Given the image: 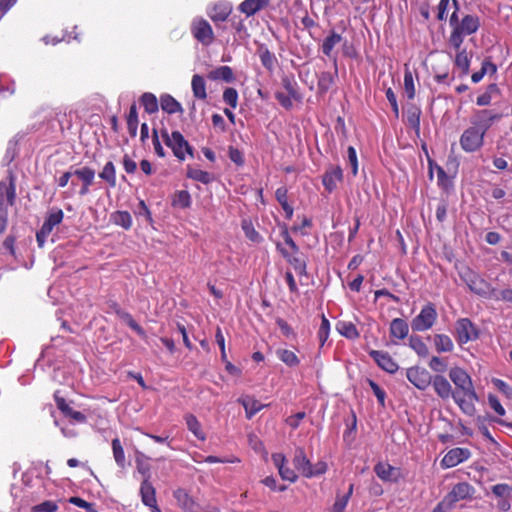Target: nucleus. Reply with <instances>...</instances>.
I'll return each mask as SVG.
<instances>
[{
  "instance_id": "nucleus-1",
  "label": "nucleus",
  "mask_w": 512,
  "mask_h": 512,
  "mask_svg": "<svg viewBox=\"0 0 512 512\" xmlns=\"http://www.w3.org/2000/svg\"><path fill=\"white\" fill-rule=\"evenodd\" d=\"M454 11L450 15L449 25L451 32L448 44L455 50H459L465 37L478 32L481 27V19L477 14H463L460 11L458 0H452Z\"/></svg>"
},
{
  "instance_id": "nucleus-2",
  "label": "nucleus",
  "mask_w": 512,
  "mask_h": 512,
  "mask_svg": "<svg viewBox=\"0 0 512 512\" xmlns=\"http://www.w3.org/2000/svg\"><path fill=\"white\" fill-rule=\"evenodd\" d=\"M475 488L468 482H459L453 486L451 491L438 503L435 512H447L461 500L471 499Z\"/></svg>"
},
{
  "instance_id": "nucleus-3",
  "label": "nucleus",
  "mask_w": 512,
  "mask_h": 512,
  "mask_svg": "<svg viewBox=\"0 0 512 512\" xmlns=\"http://www.w3.org/2000/svg\"><path fill=\"white\" fill-rule=\"evenodd\" d=\"M161 137L179 161H184L187 155L193 157V147L179 131L169 133L167 129H162Z\"/></svg>"
},
{
  "instance_id": "nucleus-4",
  "label": "nucleus",
  "mask_w": 512,
  "mask_h": 512,
  "mask_svg": "<svg viewBox=\"0 0 512 512\" xmlns=\"http://www.w3.org/2000/svg\"><path fill=\"white\" fill-rule=\"evenodd\" d=\"M460 277L471 292L490 299L494 288L479 274L467 268L460 273Z\"/></svg>"
},
{
  "instance_id": "nucleus-5",
  "label": "nucleus",
  "mask_w": 512,
  "mask_h": 512,
  "mask_svg": "<svg viewBox=\"0 0 512 512\" xmlns=\"http://www.w3.org/2000/svg\"><path fill=\"white\" fill-rule=\"evenodd\" d=\"M449 378L469 400H478L472 379L464 369L460 367L451 368L449 371Z\"/></svg>"
},
{
  "instance_id": "nucleus-6",
  "label": "nucleus",
  "mask_w": 512,
  "mask_h": 512,
  "mask_svg": "<svg viewBox=\"0 0 512 512\" xmlns=\"http://www.w3.org/2000/svg\"><path fill=\"white\" fill-rule=\"evenodd\" d=\"M437 311L432 303L426 304L420 313L413 318L411 328L413 331L423 332L430 329L437 320Z\"/></svg>"
},
{
  "instance_id": "nucleus-7",
  "label": "nucleus",
  "mask_w": 512,
  "mask_h": 512,
  "mask_svg": "<svg viewBox=\"0 0 512 512\" xmlns=\"http://www.w3.org/2000/svg\"><path fill=\"white\" fill-rule=\"evenodd\" d=\"M484 136L485 133L482 130L471 126L462 133L459 140L460 146L467 153L475 152L483 146Z\"/></svg>"
},
{
  "instance_id": "nucleus-8",
  "label": "nucleus",
  "mask_w": 512,
  "mask_h": 512,
  "mask_svg": "<svg viewBox=\"0 0 512 512\" xmlns=\"http://www.w3.org/2000/svg\"><path fill=\"white\" fill-rule=\"evenodd\" d=\"M63 217L64 213L61 209H52L49 212L42 227L36 233V241L40 248L44 246L46 239L52 232L53 228L62 222Z\"/></svg>"
},
{
  "instance_id": "nucleus-9",
  "label": "nucleus",
  "mask_w": 512,
  "mask_h": 512,
  "mask_svg": "<svg viewBox=\"0 0 512 512\" xmlns=\"http://www.w3.org/2000/svg\"><path fill=\"white\" fill-rule=\"evenodd\" d=\"M191 34L204 46H209L214 41V32L207 20L195 18L191 23Z\"/></svg>"
},
{
  "instance_id": "nucleus-10",
  "label": "nucleus",
  "mask_w": 512,
  "mask_h": 512,
  "mask_svg": "<svg viewBox=\"0 0 512 512\" xmlns=\"http://www.w3.org/2000/svg\"><path fill=\"white\" fill-rule=\"evenodd\" d=\"M406 377L417 389L424 391L432 383V375L425 368L412 366L406 369Z\"/></svg>"
},
{
  "instance_id": "nucleus-11",
  "label": "nucleus",
  "mask_w": 512,
  "mask_h": 512,
  "mask_svg": "<svg viewBox=\"0 0 512 512\" xmlns=\"http://www.w3.org/2000/svg\"><path fill=\"white\" fill-rule=\"evenodd\" d=\"M457 340L461 344L475 340L478 337L477 330L468 318H461L455 325Z\"/></svg>"
},
{
  "instance_id": "nucleus-12",
  "label": "nucleus",
  "mask_w": 512,
  "mask_h": 512,
  "mask_svg": "<svg viewBox=\"0 0 512 512\" xmlns=\"http://www.w3.org/2000/svg\"><path fill=\"white\" fill-rule=\"evenodd\" d=\"M369 356L376 362V364L389 374H394L398 371L399 366L388 352L379 350H370Z\"/></svg>"
},
{
  "instance_id": "nucleus-13",
  "label": "nucleus",
  "mask_w": 512,
  "mask_h": 512,
  "mask_svg": "<svg viewBox=\"0 0 512 512\" xmlns=\"http://www.w3.org/2000/svg\"><path fill=\"white\" fill-rule=\"evenodd\" d=\"M471 453L466 448H453L449 450L441 460L443 468H452L464 462L470 457Z\"/></svg>"
},
{
  "instance_id": "nucleus-14",
  "label": "nucleus",
  "mask_w": 512,
  "mask_h": 512,
  "mask_svg": "<svg viewBox=\"0 0 512 512\" xmlns=\"http://www.w3.org/2000/svg\"><path fill=\"white\" fill-rule=\"evenodd\" d=\"M499 118V114H496L491 110L483 109L475 112L471 123L475 128L482 130L483 133L486 134L492 123Z\"/></svg>"
},
{
  "instance_id": "nucleus-15",
  "label": "nucleus",
  "mask_w": 512,
  "mask_h": 512,
  "mask_svg": "<svg viewBox=\"0 0 512 512\" xmlns=\"http://www.w3.org/2000/svg\"><path fill=\"white\" fill-rule=\"evenodd\" d=\"M140 495L142 503L154 512H161L157 506L156 491L150 481L143 479L140 486Z\"/></svg>"
},
{
  "instance_id": "nucleus-16",
  "label": "nucleus",
  "mask_w": 512,
  "mask_h": 512,
  "mask_svg": "<svg viewBox=\"0 0 512 512\" xmlns=\"http://www.w3.org/2000/svg\"><path fill=\"white\" fill-rule=\"evenodd\" d=\"M173 496L177 505L184 512H200L199 504L187 493L185 489L179 488L175 490Z\"/></svg>"
},
{
  "instance_id": "nucleus-17",
  "label": "nucleus",
  "mask_w": 512,
  "mask_h": 512,
  "mask_svg": "<svg viewBox=\"0 0 512 512\" xmlns=\"http://www.w3.org/2000/svg\"><path fill=\"white\" fill-rule=\"evenodd\" d=\"M343 180V170L340 166H330L323 175L322 183L328 192L336 189L337 183Z\"/></svg>"
},
{
  "instance_id": "nucleus-18",
  "label": "nucleus",
  "mask_w": 512,
  "mask_h": 512,
  "mask_svg": "<svg viewBox=\"0 0 512 512\" xmlns=\"http://www.w3.org/2000/svg\"><path fill=\"white\" fill-rule=\"evenodd\" d=\"M55 401L57 408L70 419L71 423H85L87 421V417L80 411L74 410L70 405L65 401L64 398H60L55 396Z\"/></svg>"
},
{
  "instance_id": "nucleus-19",
  "label": "nucleus",
  "mask_w": 512,
  "mask_h": 512,
  "mask_svg": "<svg viewBox=\"0 0 512 512\" xmlns=\"http://www.w3.org/2000/svg\"><path fill=\"white\" fill-rule=\"evenodd\" d=\"M16 198L15 186L12 182H0V211H8Z\"/></svg>"
},
{
  "instance_id": "nucleus-20",
  "label": "nucleus",
  "mask_w": 512,
  "mask_h": 512,
  "mask_svg": "<svg viewBox=\"0 0 512 512\" xmlns=\"http://www.w3.org/2000/svg\"><path fill=\"white\" fill-rule=\"evenodd\" d=\"M432 386L434 388L435 393L441 399H448L450 397L453 398V395H457V393H453L452 386L450 382L442 375H436L432 377Z\"/></svg>"
},
{
  "instance_id": "nucleus-21",
  "label": "nucleus",
  "mask_w": 512,
  "mask_h": 512,
  "mask_svg": "<svg viewBox=\"0 0 512 512\" xmlns=\"http://www.w3.org/2000/svg\"><path fill=\"white\" fill-rule=\"evenodd\" d=\"M293 463H294L295 468L303 476H305L307 478L313 477L312 464H311L310 460L306 457V454H305L303 448L296 449Z\"/></svg>"
},
{
  "instance_id": "nucleus-22",
  "label": "nucleus",
  "mask_w": 512,
  "mask_h": 512,
  "mask_svg": "<svg viewBox=\"0 0 512 512\" xmlns=\"http://www.w3.org/2000/svg\"><path fill=\"white\" fill-rule=\"evenodd\" d=\"M232 11V6L228 2H218L208 11V15L215 23L224 22Z\"/></svg>"
},
{
  "instance_id": "nucleus-23",
  "label": "nucleus",
  "mask_w": 512,
  "mask_h": 512,
  "mask_svg": "<svg viewBox=\"0 0 512 512\" xmlns=\"http://www.w3.org/2000/svg\"><path fill=\"white\" fill-rule=\"evenodd\" d=\"M374 471L383 481L396 482L399 478V470L388 463L380 462L376 464Z\"/></svg>"
},
{
  "instance_id": "nucleus-24",
  "label": "nucleus",
  "mask_w": 512,
  "mask_h": 512,
  "mask_svg": "<svg viewBox=\"0 0 512 512\" xmlns=\"http://www.w3.org/2000/svg\"><path fill=\"white\" fill-rule=\"evenodd\" d=\"M409 333V325L402 318H395L390 323V334L397 339H404Z\"/></svg>"
},
{
  "instance_id": "nucleus-25",
  "label": "nucleus",
  "mask_w": 512,
  "mask_h": 512,
  "mask_svg": "<svg viewBox=\"0 0 512 512\" xmlns=\"http://www.w3.org/2000/svg\"><path fill=\"white\" fill-rule=\"evenodd\" d=\"M420 116V108L414 105L410 106L405 113L407 125L411 127L417 135L420 133Z\"/></svg>"
},
{
  "instance_id": "nucleus-26",
  "label": "nucleus",
  "mask_w": 512,
  "mask_h": 512,
  "mask_svg": "<svg viewBox=\"0 0 512 512\" xmlns=\"http://www.w3.org/2000/svg\"><path fill=\"white\" fill-rule=\"evenodd\" d=\"M208 78L210 80H223L226 83H231L234 81V73L231 67L220 66L211 70L208 73Z\"/></svg>"
},
{
  "instance_id": "nucleus-27",
  "label": "nucleus",
  "mask_w": 512,
  "mask_h": 512,
  "mask_svg": "<svg viewBox=\"0 0 512 512\" xmlns=\"http://www.w3.org/2000/svg\"><path fill=\"white\" fill-rule=\"evenodd\" d=\"M454 59V65L461 70L463 74H468L471 62V56L465 48H459Z\"/></svg>"
},
{
  "instance_id": "nucleus-28",
  "label": "nucleus",
  "mask_w": 512,
  "mask_h": 512,
  "mask_svg": "<svg viewBox=\"0 0 512 512\" xmlns=\"http://www.w3.org/2000/svg\"><path fill=\"white\" fill-rule=\"evenodd\" d=\"M239 402L243 405L246 417L251 419L256 413H258L261 409H263L266 405L262 404L255 398L246 397L243 399H239Z\"/></svg>"
},
{
  "instance_id": "nucleus-29",
  "label": "nucleus",
  "mask_w": 512,
  "mask_h": 512,
  "mask_svg": "<svg viewBox=\"0 0 512 512\" xmlns=\"http://www.w3.org/2000/svg\"><path fill=\"white\" fill-rule=\"evenodd\" d=\"M191 88L195 98L205 100L207 98L206 83L202 76L195 74L192 77Z\"/></svg>"
},
{
  "instance_id": "nucleus-30",
  "label": "nucleus",
  "mask_w": 512,
  "mask_h": 512,
  "mask_svg": "<svg viewBox=\"0 0 512 512\" xmlns=\"http://www.w3.org/2000/svg\"><path fill=\"white\" fill-rule=\"evenodd\" d=\"M275 198L281 205L282 209L286 214L287 219H291L293 216V207L288 203V191L285 187H279L275 191Z\"/></svg>"
},
{
  "instance_id": "nucleus-31",
  "label": "nucleus",
  "mask_w": 512,
  "mask_h": 512,
  "mask_svg": "<svg viewBox=\"0 0 512 512\" xmlns=\"http://www.w3.org/2000/svg\"><path fill=\"white\" fill-rule=\"evenodd\" d=\"M160 105L161 109L169 114L183 111L181 104L169 94L161 96Z\"/></svg>"
},
{
  "instance_id": "nucleus-32",
  "label": "nucleus",
  "mask_w": 512,
  "mask_h": 512,
  "mask_svg": "<svg viewBox=\"0 0 512 512\" xmlns=\"http://www.w3.org/2000/svg\"><path fill=\"white\" fill-rule=\"evenodd\" d=\"M342 41V36L332 31L324 40L321 46L322 52L327 57H332L333 49Z\"/></svg>"
},
{
  "instance_id": "nucleus-33",
  "label": "nucleus",
  "mask_w": 512,
  "mask_h": 512,
  "mask_svg": "<svg viewBox=\"0 0 512 512\" xmlns=\"http://www.w3.org/2000/svg\"><path fill=\"white\" fill-rule=\"evenodd\" d=\"M267 3L268 0H245L240 4L239 9L247 16H251L265 7Z\"/></svg>"
},
{
  "instance_id": "nucleus-34",
  "label": "nucleus",
  "mask_w": 512,
  "mask_h": 512,
  "mask_svg": "<svg viewBox=\"0 0 512 512\" xmlns=\"http://www.w3.org/2000/svg\"><path fill=\"white\" fill-rule=\"evenodd\" d=\"M99 177L105 182H107L109 187H116V168L112 161H109L104 165L102 171L99 173Z\"/></svg>"
},
{
  "instance_id": "nucleus-35",
  "label": "nucleus",
  "mask_w": 512,
  "mask_h": 512,
  "mask_svg": "<svg viewBox=\"0 0 512 512\" xmlns=\"http://www.w3.org/2000/svg\"><path fill=\"white\" fill-rule=\"evenodd\" d=\"M281 84L286 92L294 98V100H301V94L298 91V84L293 75L282 76Z\"/></svg>"
},
{
  "instance_id": "nucleus-36",
  "label": "nucleus",
  "mask_w": 512,
  "mask_h": 512,
  "mask_svg": "<svg viewBox=\"0 0 512 512\" xmlns=\"http://www.w3.org/2000/svg\"><path fill=\"white\" fill-rule=\"evenodd\" d=\"M258 54L262 65L270 72H272L275 68V64L277 59L275 55L269 51V49L265 46H261L258 49Z\"/></svg>"
},
{
  "instance_id": "nucleus-37",
  "label": "nucleus",
  "mask_w": 512,
  "mask_h": 512,
  "mask_svg": "<svg viewBox=\"0 0 512 512\" xmlns=\"http://www.w3.org/2000/svg\"><path fill=\"white\" fill-rule=\"evenodd\" d=\"M337 331L348 339H356L359 337V332L356 326L350 321H339L336 325Z\"/></svg>"
},
{
  "instance_id": "nucleus-38",
  "label": "nucleus",
  "mask_w": 512,
  "mask_h": 512,
  "mask_svg": "<svg viewBox=\"0 0 512 512\" xmlns=\"http://www.w3.org/2000/svg\"><path fill=\"white\" fill-rule=\"evenodd\" d=\"M409 347L419 356L426 357L429 354L428 346L424 343L422 338L418 335H411L409 337Z\"/></svg>"
},
{
  "instance_id": "nucleus-39",
  "label": "nucleus",
  "mask_w": 512,
  "mask_h": 512,
  "mask_svg": "<svg viewBox=\"0 0 512 512\" xmlns=\"http://www.w3.org/2000/svg\"><path fill=\"white\" fill-rule=\"evenodd\" d=\"M276 356L288 367H296L300 363L298 356L293 351L288 349H277Z\"/></svg>"
},
{
  "instance_id": "nucleus-40",
  "label": "nucleus",
  "mask_w": 512,
  "mask_h": 512,
  "mask_svg": "<svg viewBox=\"0 0 512 512\" xmlns=\"http://www.w3.org/2000/svg\"><path fill=\"white\" fill-rule=\"evenodd\" d=\"M73 176L81 180L82 184L92 185L95 179V171L87 166L73 170Z\"/></svg>"
},
{
  "instance_id": "nucleus-41",
  "label": "nucleus",
  "mask_w": 512,
  "mask_h": 512,
  "mask_svg": "<svg viewBox=\"0 0 512 512\" xmlns=\"http://www.w3.org/2000/svg\"><path fill=\"white\" fill-rule=\"evenodd\" d=\"M434 344L438 352H451L454 348L451 338L445 334H436Z\"/></svg>"
},
{
  "instance_id": "nucleus-42",
  "label": "nucleus",
  "mask_w": 512,
  "mask_h": 512,
  "mask_svg": "<svg viewBox=\"0 0 512 512\" xmlns=\"http://www.w3.org/2000/svg\"><path fill=\"white\" fill-rule=\"evenodd\" d=\"M186 425L189 431H191L196 438L199 440H205V434L201 430V424L198 419L192 415L188 414L185 416Z\"/></svg>"
},
{
  "instance_id": "nucleus-43",
  "label": "nucleus",
  "mask_w": 512,
  "mask_h": 512,
  "mask_svg": "<svg viewBox=\"0 0 512 512\" xmlns=\"http://www.w3.org/2000/svg\"><path fill=\"white\" fill-rule=\"evenodd\" d=\"M112 451H113V457L120 468H124L126 466V459H125V453L124 449L121 445V442L119 438H114L112 440Z\"/></svg>"
},
{
  "instance_id": "nucleus-44",
  "label": "nucleus",
  "mask_w": 512,
  "mask_h": 512,
  "mask_svg": "<svg viewBox=\"0 0 512 512\" xmlns=\"http://www.w3.org/2000/svg\"><path fill=\"white\" fill-rule=\"evenodd\" d=\"M172 205L177 208H188L191 205L190 193L186 190L177 191L172 199Z\"/></svg>"
},
{
  "instance_id": "nucleus-45",
  "label": "nucleus",
  "mask_w": 512,
  "mask_h": 512,
  "mask_svg": "<svg viewBox=\"0 0 512 512\" xmlns=\"http://www.w3.org/2000/svg\"><path fill=\"white\" fill-rule=\"evenodd\" d=\"M187 177L195 181H198L202 184H209L213 179L209 172L195 168L188 169Z\"/></svg>"
},
{
  "instance_id": "nucleus-46",
  "label": "nucleus",
  "mask_w": 512,
  "mask_h": 512,
  "mask_svg": "<svg viewBox=\"0 0 512 512\" xmlns=\"http://www.w3.org/2000/svg\"><path fill=\"white\" fill-rule=\"evenodd\" d=\"M127 127L130 135L135 137L138 129V112L135 104H132L127 117Z\"/></svg>"
},
{
  "instance_id": "nucleus-47",
  "label": "nucleus",
  "mask_w": 512,
  "mask_h": 512,
  "mask_svg": "<svg viewBox=\"0 0 512 512\" xmlns=\"http://www.w3.org/2000/svg\"><path fill=\"white\" fill-rule=\"evenodd\" d=\"M141 103L147 113L152 114L158 111V101L154 94L144 93L141 96Z\"/></svg>"
},
{
  "instance_id": "nucleus-48",
  "label": "nucleus",
  "mask_w": 512,
  "mask_h": 512,
  "mask_svg": "<svg viewBox=\"0 0 512 512\" xmlns=\"http://www.w3.org/2000/svg\"><path fill=\"white\" fill-rule=\"evenodd\" d=\"M353 488L354 485L350 484L346 494H344L343 496H337V499L332 507V512H344L349 502V499L353 493Z\"/></svg>"
},
{
  "instance_id": "nucleus-49",
  "label": "nucleus",
  "mask_w": 512,
  "mask_h": 512,
  "mask_svg": "<svg viewBox=\"0 0 512 512\" xmlns=\"http://www.w3.org/2000/svg\"><path fill=\"white\" fill-rule=\"evenodd\" d=\"M499 89L496 84H490L487 90L477 97L476 103L478 106H487L491 103L494 94L498 93Z\"/></svg>"
},
{
  "instance_id": "nucleus-50",
  "label": "nucleus",
  "mask_w": 512,
  "mask_h": 512,
  "mask_svg": "<svg viewBox=\"0 0 512 512\" xmlns=\"http://www.w3.org/2000/svg\"><path fill=\"white\" fill-rule=\"evenodd\" d=\"M118 315L121 317V319L132 329L134 330L139 336L144 337L145 331L143 328L133 319L131 314L123 311H118Z\"/></svg>"
},
{
  "instance_id": "nucleus-51",
  "label": "nucleus",
  "mask_w": 512,
  "mask_h": 512,
  "mask_svg": "<svg viewBox=\"0 0 512 512\" xmlns=\"http://www.w3.org/2000/svg\"><path fill=\"white\" fill-rule=\"evenodd\" d=\"M113 220L116 225L129 229L132 226V217L127 211H117L113 215Z\"/></svg>"
},
{
  "instance_id": "nucleus-52",
  "label": "nucleus",
  "mask_w": 512,
  "mask_h": 512,
  "mask_svg": "<svg viewBox=\"0 0 512 512\" xmlns=\"http://www.w3.org/2000/svg\"><path fill=\"white\" fill-rule=\"evenodd\" d=\"M334 84V75L330 72H322L318 79V88L322 93L327 92Z\"/></svg>"
},
{
  "instance_id": "nucleus-53",
  "label": "nucleus",
  "mask_w": 512,
  "mask_h": 512,
  "mask_svg": "<svg viewBox=\"0 0 512 512\" xmlns=\"http://www.w3.org/2000/svg\"><path fill=\"white\" fill-rule=\"evenodd\" d=\"M404 90L408 99H413L415 96V85L412 72L409 69L404 73Z\"/></svg>"
},
{
  "instance_id": "nucleus-54",
  "label": "nucleus",
  "mask_w": 512,
  "mask_h": 512,
  "mask_svg": "<svg viewBox=\"0 0 512 512\" xmlns=\"http://www.w3.org/2000/svg\"><path fill=\"white\" fill-rule=\"evenodd\" d=\"M330 333V322L325 317V315H322L321 317V324L318 330V339L320 342V345L323 346L325 342L327 341Z\"/></svg>"
},
{
  "instance_id": "nucleus-55",
  "label": "nucleus",
  "mask_w": 512,
  "mask_h": 512,
  "mask_svg": "<svg viewBox=\"0 0 512 512\" xmlns=\"http://www.w3.org/2000/svg\"><path fill=\"white\" fill-rule=\"evenodd\" d=\"M223 101L231 108H236L238 104V92L235 88H226L223 92Z\"/></svg>"
},
{
  "instance_id": "nucleus-56",
  "label": "nucleus",
  "mask_w": 512,
  "mask_h": 512,
  "mask_svg": "<svg viewBox=\"0 0 512 512\" xmlns=\"http://www.w3.org/2000/svg\"><path fill=\"white\" fill-rule=\"evenodd\" d=\"M428 365L429 368L436 373H444L448 366L446 360L438 356H433Z\"/></svg>"
},
{
  "instance_id": "nucleus-57",
  "label": "nucleus",
  "mask_w": 512,
  "mask_h": 512,
  "mask_svg": "<svg viewBox=\"0 0 512 512\" xmlns=\"http://www.w3.org/2000/svg\"><path fill=\"white\" fill-rule=\"evenodd\" d=\"M277 248L280 250V252L282 253V255L288 259V261L294 265V268L296 271H298L299 273H304L305 272V269H306V264L304 261L298 259V258H290V256L288 255V253L282 249L280 247V245L278 244L277 245Z\"/></svg>"
},
{
  "instance_id": "nucleus-58",
  "label": "nucleus",
  "mask_w": 512,
  "mask_h": 512,
  "mask_svg": "<svg viewBox=\"0 0 512 512\" xmlns=\"http://www.w3.org/2000/svg\"><path fill=\"white\" fill-rule=\"evenodd\" d=\"M490 299H494L496 301H506V302L512 303V289H504V290L498 291L494 288Z\"/></svg>"
},
{
  "instance_id": "nucleus-59",
  "label": "nucleus",
  "mask_w": 512,
  "mask_h": 512,
  "mask_svg": "<svg viewBox=\"0 0 512 512\" xmlns=\"http://www.w3.org/2000/svg\"><path fill=\"white\" fill-rule=\"evenodd\" d=\"M275 98L283 108L289 110L293 107L294 98L290 94H285L284 92L277 91L275 92Z\"/></svg>"
},
{
  "instance_id": "nucleus-60",
  "label": "nucleus",
  "mask_w": 512,
  "mask_h": 512,
  "mask_svg": "<svg viewBox=\"0 0 512 512\" xmlns=\"http://www.w3.org/2000/svg\"><path fill=\"white\" fill-rule=\"evenodd\" d=\"M242 228H243L245 235L248 239H250L253 242L260 241V239H261L260 234L254 229V227L250 223L244 221L242 223Z\"/></svg>"
},
{
  "instance_id": "nucleus-61",
  "label": "nucleus",
  "mask_w": 512,
  "mask_h": 512,
  "mask_svg": "<svg viewBox=\"0 0 512 512\" xmlns=\"http://www.w3.org/2000/svg\"><path fill=\"white\" fill-rule=\"evenodd\" d=\"M347 157H348V162L351 166L352 174L354 176H356L358 173V160H357L356 150L354 147H352V146L348 147Z\"/></svg>"
},
{
  "instance_id": "nucleus-62",
  "label": "nucleus",
  "mask_w": 512,
  "mask_h": 512,
  "mask_svg": "<svg viewBox=\"0 0 512 512\" xmlns=\"http://www.w3.org/2000/svg\"><path fill=\"white\" fill-rule=\"evenodd\" d=\"M369 386L371 387L374 395L381 406L385 405L386 393L385 391L373 380H369Z\"/></svg>"
},
{
  "instance_id": "nucleus-63",
  "label": "nucleus",
  "mask_w": 512,
  "mask_h": 512,
  "mask_svg": "<svg viewBox=\"0 0 512 512\" xmlns=\"http://www.w3.org/2000/svg\"><path fill=\"white\" fill-rule=\"evenodd\" d=\"M58 506L53 501H45L33 507L34 512H56Z\"/></svg>"
},
{
  "instance_id": "nucleus-64",
  "label": "nucleus",
  "mask_w": 512,
  "mask_h": 512,
  "mask_svg": "<svg viewBox=\"0 0 512 512\" xmlns=\"http://www.w3.org/2000/svg\"><path fill=\"white\" fill-rule=\"evenodd\" d=\"M488 403L490 405V407L500 416H503L505 415V409L504 407L501 405L500 401L498 400V398L494 395H489L488 396Z\"/></svg>"
}]
</instances>
